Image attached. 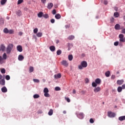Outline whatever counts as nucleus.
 Here are the masks:
<instances>
[{"mask_svg": "<svg viewBox=\"0 0 125 125\" xmlns=\"http://www.w3.org/2000/svg\"><path fill=\"white\" fill-rule=\"evenodd\" d=\"M75 39V36L73 35L69 36L68 37V40H69V41H72V40H74Z\"/></svg>", "mask_w": 125, "mask_h": 125, "instance_id": "21", "label": "nucleus"}, {"mask_svg": "<svg viewBox=\"0 0 125 125\" xmlns=\"http://www.w3.org/2000/svg\"><path fill=\"white\" fill-rule=\"evenodd\" d=\"M62 53V51L61 50L59 49L57 51V55H60Z\"/></svg>", "mask_w": 125, "mask_h": 125, "instance_id": "32", "label": "nucleus"}, {"mask_svg": "<svg viewBox=\"0 0 125 125\" xmlns=\"http://www.w3.org/2000/svg\"><path fill=\"white\" fill-rule=\"evenodd\" d=\"M111 79L112 80H115V79H116V76L115 75H112Z\"/></svg>", "mask_w": 125, "mask_h": 125, "instance_id": "55", "label": "nucleus"}, {"mask_svg": "<svg viewBox=\"0 0 125 125\" xmlns=\"http://www.w3.org/2000/svg\"><path fill=\"white\" fill-rule=\"evenodd\" d=\"M101 91V88L100 86H97L94 88V92L95 93H97V92H100Z\"/></svg>", "mask_w": 125, "mask_h": 125, "instance_id": "6", "label": "nucleus"}, {"mask_svg": "<svg viewBox=\"0 0 125 125\" xmlns=\"http://www.w3.org/2000/svg\"><path fill=\"white\" fill-rule=\"evenodd\" d=\"M14 33V31L12 30H8V34H13Z\"/></svg>", "mask_w": 125, "mask_h": 125, "instance_id": "44", "label": "nucleus"}, {"mask_svg": "<svg viewBox=\"0 0 125 125\" xmlns=\"http://www.w3.org/2000/svg\"><path fill=\"white\" fill-rule=\"evenodd\" d=\"M114 45L115 46H117L118 45H119V42H116L114 43Z\"/></svg>", "mask_w": 125, "mask_h": 125, "instance_id": "49", "label": "nucleus"}, {"mask_svg": "<svg viewBox=\"0 0 125 125\" xmlns=\"http://www.w3.org/2000/svg\"><path fill=\"white\" fill-rule=\"evenodd\" d=\"M33 97L35 99H37V98H40V95L39 94H35L33 96Z\"/></svg>", "mask_w": 125, "mask_h": 125, "instance_id": "35", "label": "nucleus"}, {"mask_svg": "<svg viewBox=\"0 0 125 125\" xmlns=\"http://www.w3.org/2000/svg\"><path fill=\"white\" fill-rule=\"evenodd\" d=\"M85 83H88L89 82V80H88V79L86 78V79H85Z\"/></svg>", "mask_w": 125, "mask_h": 125, "instance_id": "52", "label": "nucleus"}, {"mask_svg": "<svg viewBox=\"0 0 125 125\" xmlns=\"http://www.w3.org/2000/svg\"><path fill=\"white\" fill-rule=\"evenodd\" d=\"M114 17H116L117 18L119 17V16H120V15L119 14V13L115 12L114 13Z\"/></svg>", "mask_w": 125, "mask_h": 125, "instance_id": "28", "label": "nucleus"}, {"mask_svg": "<svg viewBox=\"0 0 125 125\" xmlns=\"http://www.w3.org/2000/svg\"><path fill=\"white\" fill-rule=\"evenodd\" d=\"M61 64L64 66V67H68V66H69V63H68L66 60H63L61 62Z\"/></svg>", "mask_w": 125, "mask_h": 125, "instance_id": "7", "label": "nucleus"}, {"mask_svg": "<svg viewBox=\"0 0 125 125\" xmlns=\"http://www.w3.org/2000/svg\"><path fill=\"white\" fill-rule=\"evenodd\" d=\"M2 79V76L1 75H0V80H1Z\"/></svg>", "mask_w": 125, "mask_h": 125, "instance_id": "62", "label": "nucleus"}, {"mask_svg": "<svg viewBox=\"0 0 125 125\" xmlns=\"http://www.w3.org/2000/svg\"><path fill=\"white\" fill-rule=\"evenodd\" d=\"M37 37L38 38H41V37H42V32H38L36 34Z\"/></svg>", "mask_w": 125, "mask_h": 125, "instance_id": "22", "label": "nucleus"}, {"mask_svg": "<svg viewBox=\"0 0 125 125\" xmlns=\"http://www.w3.org/2000/svg\"><path fill=\"white\" fill-rule=\"evenodd\" d=\"M5 79L6 80H7V81H9V80H10V77L9 76V75H6L5 77Z\"/></svg>", "mask_w": 125, "mask_h": 125, "instance_id": "39", "label": "nucleus"}, {"mask_svg": "<svg viewBox=\"0 0 125 125\" xmlns=\"http://www.w3.org/2000/svg\"><path fill=\"white\" fill-rule=\"evenodd\" d=\"M52 14H53V15H55V14H56V9H54L52 11Z\"/></svg>", "mask_w": 125, "mask_h": 125, "instance_id": "50", "label": "nucleus"}, {"mask_svg": "<svg viewBox=\"0 0 125 125\" xmlns=\"http://www.w3.org/2000/svg\"><path fill=\"white\" fill-rule=\"evenodd\" d=\"M114 18H112L111 19V22H113L114 21Z\"/></svg>", "mask_w": 125, "mask_h": 125, "instance_id": "60", "label": "nucleus"}, {"mask_svg": "<svg viewBox=\"0 0 125 125\" xmlns=\"http://www.w3.org/2000/svg\"><path fill=\"white\" fill-rule=\"evenodd\" d=\"M33 82L34 83H40V80L39 79H33Z\"/></svg>", "mask_w": 125, "mask_h": 125, "instance_id": "46", "label": "nucleus"}, {"mask_svg": "<svg viewBox=\"0 0 125 125\" xmlns=\"http://www.w3.org/2000/svg\"><path fill=\"white\" fill-rule=\"evenodd\" d=\"M119 120L121 121L125 120V116H121L119 117Z\"/></svg>", "mask_w": 125, "mask_h": 125, "instance_id": "19", "label": "nucleus"}, {"mask_svg": "<svg viewBox=\"0 0 125 125\" xmlns=\"http://www.w3.org/2000/svg\"><path fill=\"white\" fill-rule=\"evenodd\" d=\"M29 72L30 73H32V72H34V67L30 66L29 67Z\"/></svg>", "mask_w": 125, "mask_h": 125, "instance_id": "29", "label": "nucleus"}, {"mask_svg": "<svg viewBox=\"0 0 125 125\" xmlns=\"http://www.w3.org/2000/svg\"><path fill=\"white\" fill-rule=\"evenodd\" d=\"M66 111L64 110L63 111V114H66Z\"/></svg>", "mask_w": 125, "mask_h": 125, "instance_id": "64", "label": "nucleus"}, {"mask_svg": "<svg viewBox=\"0 0 125 125\" xmlns=\"http://www.w3.org/2000/svg\"><path fill=\"white\" fill-rule=\"evenodd\" d=\"M41 1L42 3L44 4L46 2V0H41Z\"/></svg>", "mask_w": 125, "mask_h": 125, "instance_id": "54", "label": "nucleus"}, {"mask_svg": "<svg viewBox=\"0 0 125 125\" xmlns=\"http://www.w3.org/2000/svg\"><path fill=\"white\" fill-rule=\"evenodd\" d=\"M44 96H45V97H50V95H49L48 93H44Z\"/></svg>", "mask_w": 125, "mask_h": 125, "instance_id": "36", "label": "nucleus"}, {"mask_svg": "<svg viewBox=\"0 0 125 125\" xmlns=\"http://www.w3.org/2000/svg\"><path fill=\"white\" fill-rule=\"evenodd\" d=\"M89 122L91 124H93V123H94V121L92 118L90 119Z\"/></svg>", "mask_w": 125, "mask_h": 125, "instance_id": "48", "label": "nucleus"}, {"mask_svg": "<svg viewBox=\"0 0 125 125\" xmlns=\"http://www.w3.org/2000/svg\"><path fill=\"white\" fill-rule=\"evenodd\" d=\"M53 114V110H52L51 109H50L49 112H48L49 116H52Z\"/></svg>", "mask_w": 125, "mask_h": 125, "instance_id": "24", "label": "nucleus"}, {"mask_svg": "<svg viewBox=\"0 0 125 125\" xmlns=\"http://www.w3.org/2000/svg\"><path fill=\"white\" fill-rule=\"evenodd\" d=\"M78 117L80 119H83V117H84V115H83V113H80L78 114Z\"/></svg>", "mask_w": 125, "mask_h": 125, "instance_id": "17", "label": "nucleus"}, {"mask_svg": "<svg viewBox=\"0 0 125 125\" xmlns=\"http://www.w3.org/2000/svg\"><path fill=\"white\" fill-rule=\"evenodd\" d=\"M19 36H22V35H23V33H22V32H20L19 33Z\"/></svg>", "mask_w": 125, "mask_h": 125, "instance_id": "57", "label": "nucleus"}, {"mask_svg": "<svg viewBox=\"0 0 125 125\" xmlns=\"http://www.w3.org/2000/svg\"><path fill=\"white\" fill-rule=\"evenodd\" d=\"M65 28H66V29H67V28H69V26L68 25H65Z\"/></svg>", "mask_w": 125, "mask_h": 125, "instance_id": "63", "label": "nucleus"}, {"mask_svg": "<svg viewBox=\"0 0 125 125\" xmlns=\"http://www.w3.org/2000/svg\"><path fill=\"white\" fill-rule=\"evenodd\" d=\"M8 29H7V28H5L3 30V32L5 33V34H8Z\"/></svg>", "mask_w": 125, "mask_h": 125, "instance_id": "31", "label": "nucleus"}, {"mask_svg": "<svg viewBox=\"0 0 125 125\" xmlns=\"http://www.w3.org/2000/svg\"><path fill=\"white\" fill-rule=\"evenodd\" d=\"M104 4H105V5H107V4H108V1L104 0Z\"/></svg>", "mask_w": 125, "mask_h": 125, "instance_id": "51", "label": "nucleus"}, {"mask_svg": "<svg viewBox=\"0 0 125 125\" xmlns=\"http://www.w3.org/2000/svg\"><path fill=\"white\" fill-rule=\"evenodd\" d=\"M52 7H53V3H50L48 4L47 8H48V9H51Z\"/></svg>", "mask_w": 125, "mask_h": 125, "instance_id": "12", "label": "nucleus"}, {"mask_svg": "<svg viewBox=\"0 0 125 125\" xmlns=\"http://www.w3.org/2000/svg\"><path fill=\"white\" fill-rule=\"evenodd\" d=\"M1 90L2 92H3L5 93V92H7V88H6V87L3 86V87L1 88Z\"/></svg>", "mask_w": 125, "mask_h": 125, "instance_id": "9", "label": "nucleus"}, {"mask_svg": "<svg viewBox=\"0 0 125 125\" xmlns=\"http://www.w3.org/2000/svg\"><path fill=\"white\" fill-rule=\"evenodd\" d=\"M16 13L18 16H21L22 15V12H21V11L20 10L18 11Z\"/></svg>", "mask_w": 125, "mask_h": 125, "instance_id": "26", "label": "nucleus"}, {"mask_svg": "<svg viewBox=\"0 0 125 125\" xmlns=\"http://www.w3.org/2000/svg\"><path fill=\"white\" fill-rule=\"evenodd\" d=\"M0 84H1V85H5V81L4 80V79H2L0 80Z\"/></svg>", "mask_w": 125, "mask_h": 125, "instance_id": "11", "label": "nucleus"}, {"mask_svg": "<svg viewBox=\"0 0 125 125\" xmlns=\"http://www.w3.org/2000/svg\"><path fill=\"white\" fill-rule=\"evenodd\" d=\"M3 59H6L7 58L6 54L5 53H4L3 55Z\"/></svg>", "mask_w": 125, "mask_h": 125, "instance_id": "40", "label": "nucleus"}, {"mask_svg": "<svg viewBox=\"0 0 125 125\" xmlns=\"http://www.w3.org/2000/svg\"><path fill=\"white\" fill-rule=\"evenodd\" d=\"M12 48H13V44H9L7 47L6 50V52L7 54H9L10 52H11V50H12Z\"/></svg>", "mask_w": 125, "mask_h": 125, "instance_id": "3", "label": "nucleus"}, {"mask_svg": "<svg viewBox=\"0 0 125 125\" xmlns=\"http://www.w3.org/2000/svg\"><path fill=\"white\" fill-rule=\"evenodd\" d=\"M101 84V79L97 78L95 80V82L92 83V86L93 87H96L97 85H100Z\"/></svg>", "mask_w": 125, "mask_h": 125, "instance_id": "1", "label": "nucleus"}, {"mask_svg": "<svg viewBox=\"0 0 125 125\" xmlns=\"http://www.w3.org/2000/svg\"><path fill=\"white\" fill-rule=\"evenodd\" d=\"M38 114H42V110H39L38 111Z\"/></svg>", "mask_w": 125, "mask_h": 125, "instance_id": "58", "label": "nucleus"}, {"mask_svg": "<svg viewBox=\"0 0 125 125\" xmlns=\"http://www.w3.org/2000/svg\"><path fill=\"white\" fill-rule=\"evenodd\" d=\"M87 67V62L86 61H83L81 63V65L78 66L80 70L83 69V68H86Z\"/></svg>", "mask_w": 125, "mask_h": 125, "instance_id": "2", "label": "nucleus"}, {"mask_svg": "<svg viewBox=\"0 0 125 125\" xmlns=\"http://www.w3.org/2000/svg\"><path fill=\"white\" fill-rule=\"evenodd\" d=\"M17 49L18 51H19V52H22V51H23V49L22 48V46L21 45L17 46Z\"/></svg>", "mask_w": 125, "mask_h": 125, "instance_id": "8", "label": "nucleus"}, {"mask_svg": "<svg viewBox=\"0 0 125 125\" xmlns=\"http://www.w3.org/2000/svg\"><path fill=\"white\" fill-rule=\"evenodd\" d=\"M124 36L123 34H120L119 38L120 39L119 41L121 42H125V38L124 37Z\"/></svg>", "mask_w": 125, "mask_h": 125, "instance_id": "5", "label": "nucleus"}, {"mask_svg": "<svg viewBox=\"0 0 125 125\" xmlns=\"http://www.w3.org/2000/svg\"><path fill=\"white\" fill-rule=\"evenodd\" d=\"M24 59V57L22 55H19L18 57V60L19 61H22Z\"/></svg>", "mask_w": 125, "mask_h": 125, "instance_id": "10", "label": "nucleus"}, {"mask_svg": "<svg viewBox=\"0 0 125 125\" xmlns=\"http://www.w3.org/2000/svg\"><path fill=\"white\" fill-rule=\"evenodd\" d=\"M55 18L56 19H60V18H61V15H60L59 14H57L55 16Z\"/></svg>", "mask_w": 125, "mask_h": 125, "instance_id": "20", "label": "nucleus"}, {"mask_svg": "<svg viewBox=\"0 0 125 125\" xmlns=\"http://www.w3.org/2000/svg\"><path fill=\"white\" fill-rule=\"evenodd\" d=\"M3 63V59L1 56H0V64H2Z\"/></svg>", "mask_w": 125, "mask_h": 125, "instance_id": "37", "label": "nucleus"}, {"mask_svg": "<svg viewBox=\"0 0 125 125\" xmlns=\"http://www.w3.org/2000/svg\"><path fill=\"white\" fill-rule=\"evenodd\" d=\"M50 22H51V23L53 24V23H54L55 22V20L54 19H52L51 20Z\"/></svg>", "mask_w": 125, "mask_h": 125, "instance_id": "53", "label": "nucleus"}, {"mask_svg": "<svg viewBox=\"0 0 125 125\" xmlns=\"http://www.w3.org/2000/svg\"><path fill=\"white\" fill-rule=\"evenodd\" d=\"M49 48L51 51H54L55 50V46H50Z\"/></svg>", "mask_w": 125, "mask_h": 125, "instance_id": "23", "label": "nucleus"}, {"mask_svg": "<svg viewBox=\"0 0 125 125\" xmlns=\"http://www.w3.org/2000/svg\"><path fill=\"white\" fill-rule=\"evenodd\" d=\"M48 89L47 88H44L43 90L44 93H46L49 92Z\"/></svg>", "mask_w": 125, "mask_h": 125, "instance_id": "33", "label": "nucleus"}, {"mask_svg": "<svg viewBox=\"0 0 125 125\" xmlns=\"http://www.w3.org/2000/svg\"><path fill=\"white\" fill-rule=\"evenodd\" d=\"M65 100L67 101V102L70 103V100L69 98L65 97Z\"/></svg>", "mask_w": 125, "mask_h": 125, "instance_id": "47", "label": "nucleus"}, {"mask_svg": "<svg viewBox=\"0 0 125 125\" xmlns=\"http://www.w3.org/2000/svg\"><path fill=\"white\" fill-rule=\"evenodd\" d=\"M6 1H7V0H1L0 1V3L2 5H3V4H5Z\"/></svg>", "mask_w": 125, "mask_h": 125, "instance_id": "25", "label": "nucleus"}, {"mask_svg": "<svg viewBox=\"0 0 125 125\" xmlns=\"http://www.w3.org/2000/svg\"><path fill=\"white\" fill-rule=\"evenodd\" d=\"M55 79H60L61 78V74L59 73L57 75H54Z\"/></svg>", "mask_w": 125, "mask_h": 125, "instance_id": "14", "label": "nucleus"}, {"mask_svg": "<svg viewBox=\"0 0 125 125\" xmlns=\"http://www.w3.org/2000/svg\"><path fill=\"white\" fill-rule=\"evenodd\" d=\"M68 60H69V61H72V60H73V55H68Z\"/></svg>", "mask_w": 125, "mask_h": 125, "instance_id": "27", "label": "nucleus"}, {"mask_svg": "<svg viewBox=\"0 0 125 125\" xmlns=\"http://www.w3.org/2000/svg\"><path fill=\"white\" fill-rule=\"evenodd\" d=\"M122 90H123V88H122V87L119 86V87H118L117 91L119 92H122Z\"/></svg>", "mask_w": 125, "mask_h": 125, "instance_id": "30", "label": "nucleus"}, {"mask_svg": "<svg viewBox=\"0 0 125 125\" xmlns=\"http://www.w3.org/2000/svg\"><path fill=\"white\" fill-rule=\"evenodd\" d=\"M55 90L56 91H59L60 90H61V88H60V87H56L55 88Z\"/></svg>", "mask_w": 125, "mask_h": 125, "instance_id": "38", "label": "nucleus"}, {"mask_svg": "<svg viewBox=\"0 0 125 125\" xmlns=\"http://www.w3.org/2000/svg\"><path fill=\"white\" fill-rule=\"evenodd\" d=\"M117 84H119L120 85L123 84L124 83V81L123 80H118L117 82Z\"/></svg>", "mask_w": 125, "mask_h": 125, "instance_id": "18", "label": "nucleus"}, {"mask_svg": "<svg viewBox=\"0 0 125 125\" xmlns=\"http://www.w3.org/2000/svg\"><path fill=\"white\" fill-rule=\"evenodd\" d=\"M115 30H120L121 29V25L119 24H116L115 26Z\"/></svg>", "mask_w": 125, "mask_h": 125, "instance_id": "15", "label": "nucleus"}, {"mask_svg": "<svg viewBox=\"0 0 125 125\" xmlns=\"http://www.w3.org/2000/svg\"><path fill=\"white\" fill-rule=\"evenodd\" d=\"M23 0H18V4H21V3L23 2Z\"/></svg>", "mask_w": 125, "mask_h": 125, "instance_id": "42", "label": "nucleus"}, {"mask_svg": "<svg viewBox=\"0 0 125 125\" xmlns=\"http://www.w3.org/2000/svg\"><path fill=\"white\" fill-rule=\"evenodd\" d=\"M42 16H43V13L42 12H40L38 14V17L39 18H42Z\"/></svg>", "mask_w": 125, "mask_h": 125, "instance_id": "13", "label": "nucleus"}, {"mask_svg": "<svg viewBox=\"0 0 125 125\" xmlns=\"http://www.w3.org/2000/svg\"><path fill=\"white\" fill-rule=\"evenodd\" d=\"M105 75L107 77H109L110 76V71H107V72H106L105 73Z\"/></svg>", "mask_w": 125, "mask_h": 125, "instance_id": "34", "label": "nucleus"}, {"mask_svg": "<svg viewBox=\"0 0 125 125\" xmlns=\"http://www.w3.org/2000/svg\"><path fill=\"white\" fill-rule=\"evenodd\" d=\"M73 93L74 94H75L76 93V90H73Z\"/></svg>", "mask_w": 125, "mask_h": 125, "instance_id": "61", "label": "nucleus"}, {"mask_svg": "<svg viewBox=\"0 0 125 125\" xmlns=\"http://www.w3.org/2000/svg\"><path fill=\"white\" fill-rule=\"evenodd\" d=\"M43 17H44V18H45L46 19H47L49 16L48 14H45V15H43Z\"/></svg>", "mask_w": 125, "mask_h": 125, "instance_id": "41", "label": "nucleus"}, {"mask_svg": "<svg viewBox=\"0 0 125 125\" xmlns=\"http://www.w3.org/2000/svg\"><path fill=\"white\" fill-rule=\"evenodd\" d=\"M123 34H125V28L122 30Z\"/></svg>", "mask_w": 125, "mask_h": 125, "instance_id": "59", "label": "nucleus"}, {"mask_svg": "<svg viewBox=\"0 0 125 125\" xmlns=\"http://www.w3.org/2000/svg\"><path fill=\"white\" fill-rule=\"evenodd\" d=\"M38 28H35L33 30V32L34 34H37V33H38Z\"/></svg>", "mask_w": 125, "mask_h": 125, "instance_id": "45", "label": "nucleus"}, {"mask_svg": "<svg viewBox=\"0 0 125 125\" xmlns=\"http://www.w3.org/2000/svg\"><path fill=\"white\" fill-rule=\"evenodd\" d=\"M0 49L1 51H4V50H5V46L4 44H1L0 45Z\"/></svg>", "mask_w": 125, "mask_h": 125, "instance_id": "16", "label": "nucleus"}, {"mask_svg": "<svg viewBox=\"0 0 125 125\" xmlns=\"http://www.w3.org/2000/svg\"><path fill=\"white\" fill-rule=\"evenodd\" d=\"M107 116L109 118H114V117H116V114L114 112H112L111 111H108L107 112Z\"/></svg>", "mask_w": 125, "mask_h": 125, "instance_id": "4", "label": "nucleus"}, {"mask_svg": "<svg viewBox=\"0 0 125 125\" xmlns=\"http://www.w3.org/2000/svg\"><path fill=\"white\" fill-rule=\"evenodd\" d=\"M122 89H125V84H123L122 87Z\"/></svg>", "mask_w": 125, "mask_h": 125, "instance_id": "56", "label": "nucleus"}, {"mask_svg": "<svg viewBox=\"0 0 125 125\" xmlns=\"http://www.w3.org/2000/svg\"><path fill=\"white\" fill-rule=\"evenodd\" d=\"M1 73H2V74H5V69L4 68H2L1 70Z\"/></svg>", "mask_w": 125, "mask_h": 125, "instance_id": "43", "label": "nucleus"}]
</instances>
